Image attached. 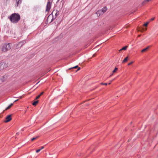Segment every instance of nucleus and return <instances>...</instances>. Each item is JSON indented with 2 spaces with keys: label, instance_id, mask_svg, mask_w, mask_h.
<instances>
[{
  "label": "nucleus",
  "instance_id": "a878e982",
  "mask_svg": "<svg viewBox=\"0 0 158 158\" xmlns=\"http://www.w3.org/2000/svg\"><path fill=\"white\" fill-rule=\"evenodd\" d=\"M101 84L102 85H107V83H101Z\"/></svg>",
  "mask_w": 158,
  "mask_h": 158
},
{
  "label": "nucleus",
  "instance_id": "423d86ee",
  "mask_svg": "<svg viewBox=\"0 0 158 158\" xmlns=\"http://www.w3.org/2000/svg\"><path fill=\"white\" fill-rule=\"evenodd\" d=\"M22 0H16V4L15 5L16 7L20 5L22 2Z\"/></svg>",
  "mask_w": 158,
  "mask_h": 158
},
{
  "label": "nucleus",
  "instance_id": "b1692460",
  "mask_svg": "<svg viewBox=\"0 0 158 158\" xmlns=\"http://www.w3.org/2000/svg\"><path fill=\"white\" fill-rule=\"evenodd\" d=\"M40 151H41V149H39L38 150H36V153H38Z\"/></svg>",
  "mask_w": 158,
  "mask_h": 158
},
{
  "label": "nucleus",
  "instance_id": "a211bd4d",
  "mask_svg": "<svg viewBox=\"0 0 158 158\" xmlns=\"http://www.w3.org/2000/svg\"><path fill=\"white\" fill-rule=\"evenodd\" d=\"M118 69V68L116 67L115 69L113 70V72L114 73L116 72V70Z\"/></svg>",
  "mask_w": 158,
  "mask_h": 158
},
{
  "label": "nucleus",
  "instance_id": "473e14b6",
  "mask_svg": "<svg viewBox=\"0 0 158 158\" xmlns=\"http://www.w3.org/2000/svg\"><path fill=\"white\" fill-rule=\"evenodd\" d=\"M51 70V69H49L48 71V72L50 70Z\"/></svg>",
  "mask_w": 158,
  "mask_h": 158
},
{
  "label": "nucleus",
  "instance_id": "c85d7f7f",
  "mask_svg": "<svg viewBox=\"0 0 158 158\" xmlns=\"http://www.w3.org/2000/svg\"><path fill=\"white\" fill-rule=\"evenodd\" d=\"M154 18H151V19L150 20H151V21H152V20H154Z\"/></svg>",
  "mask_w": 158,
  "mask_h": 158
},
{
  "label": "nucleus",
  "instance_id": "1a4fd4ad",
  "mask_svg": "<svg viewBox=\"0 0 158 158\" xmlns=\"http://www.w3.org/2000/svg\"><path fill=\"white\" fill-rule=\"evenodd\" d=\"M96 14H97V15L99 16H100L101 15L103 14V13L100 10H98L96 12Z\"/></svg>",
  "mask_w": 158,
  "mask_h": 158
},
{
  "label": "nucleus",
  "instance_id": "f257e3e1",
  "mask_svg": "<svg viewBox=\"0 0 158 158\" xmlns=\"http://www.w3.org/2000/svg\"><path fill=\"white\" fill-rule=\"evenodd\" d=\"M9 19L12 23H17L20 19V16L19 14L15 13L10 15Z\"/></svg>",
  "mask_w": 158,
  "mask_h": 158
},
{
  "label": "nucleus",
  "instance_id": "9d476101",
  "mask_svg": "<svg viewBox=\"0 0 158 158\" xmlns=\"http://www.w3.org/2000/svg\"><path fill=\"white\" fill-rule=\"evenodd\" d=\"M77 68H78V69L76 71V72L77 71H78L80 69V68L78 67V65H77V66H76L73 67L72 68H70L69 69H76Z\"/></svg>",
  "mask_w": 158,
  "mask_h": 158
},
{
  "label": "nucleus",
  "instance_id": "c9c22d12",
  "mask_svg": "<svg viewBox=\"0 0 158 158\" xmlns=\"http://www.w3.org/2000/svg\"><path fill=\"white\" fill-rule=\"evenodd\" d=\"M129 141H129V140H128V142H129Z\"/></svg>",
  "mask_w": 158,
  "mask_h": 158
},
{
  "label": "nucleus",
  "instance_id": "ddd939ff",
  "mask_svg": "<svg viewBox=\"0 0 158 158\" xmlns=\"http://www.w3.org/2000/svg\"><path fill=\"white\" fill-rule=\"evenodd\" d=\"M44 92H43L42 93H41L39 95L37 96L36 98L35 99H38L40 97V96L44 94Z\"/></svg>",
  "mask_w": 158,
  "mask_h": 158
},
{
  "label": "nucleus",
  "instance_id": "f03ea898",
  "mask_svg": "<svg viewBox=\"0 0 158 158\" xmlns=\"http://www.w3.org/2000/svg\"><path fill=\"white\" fill-rule=\"evenodd\" d=\"M11 47L9 43H5L4 44L2 48V51L3 52H6L10 49Z\"/></svg>",
  "mask_w": 158,
  "mask_h": 158
},
{
  "label": "nucleus",
  "instance_id": "412c9836",
  "mask_svg": "<svg viewBox=\"0 0 158 158\" xmlns=\"http://www.w3.org/2000/svg\"><path fill=\"white\" fill-rule=\"evenodd\" d=\"M10 107H11L10 106V105H9L7 108H6V109H6V110H7L9 109Z\"/></svg>",
  "mask_w": 158,
  "mask_h": 158
},
{
  "label": "nucleus",
  "instance_id": "9b49d317",
  "mask_svg": "<svg viewBox=\"0 0 158 158\" xmlns=\"http://www.w3.org/2000/svg\"><path fill=\"white\" fill-rule=\"evenodd\" d=\"M149 48V46L147 47L146 48H145L143 49V50H142L141 51V52H144L147 51L148 49Z\"/></svg>",
  "mask_w": 158,
  "mask_h": 158
},
{
  "label": "nucleus",
  "instance_id": "20e7f679",
  "mask_svg": "<svg viewBox=\"0 0 158 158\" xmlns=\"http://www.w3.org/2000/svg\"><path fill=\"white\" fill-rule=\"evenodd\" d=\"M51 2L50 1H48L46 6V11L48 12L50 10L51 7Z\"/></svg>",
  "mask_w": 158,
  "mask_h": 158
},
{
  "label": "nucleus",
  "instance_id": "6ab92c4d",
  "mask_svg": "<svg viewBox=\"0 0 158 158\" xmlns=\"http://www.w3.org/2000/svg\"><path fill=\"white\" fill-rule=\"evenodd\" d=\"M10 107H11L10 106V105H9L7 108H6V109H6V110H7L9 109Z\"/></svg>",
  "mask_w": 158,
  "mask_h": 158
},
{
  "label": "nucleus",
  "instance_id": "5701e85b",
  "mask_svg": "<svg viewBox=\"0 0 158 158\" xmlns=\"http://www.w3.org/2000/svg\"><path fill=\"white\" fill-rule=\"evenodd\" d=\"M148 22H147V23H145L144 24V26L146 27V26H147L148 25Z\"/></svg>",
  "mask_w": 158,
  "mask_h": 158
},
{
  "label": "nucleus",
  "instance_id": "0eeeda50",
  "mask_svg": "<svg viewBox=\"0 0 158 158\" xmlns=\"http://www.w3.org/2000/svg\"><path fill=\"white\" fill-rule=\"evenodd\" d=\"M7 76L4 75L0 78V80L2 82H3L7 79Z\"/></svg>",
  "mask_w": 158,
  "mask_h": 158
},
{
  "label": "nucleus",
  "instance_id": "6e6552de",
  "mask_svg": "<svg viewBox=\"0 0 158 158\" xmlns=\"http://www.w3.org/2000/svg\"><path fill=\"white\" fill-rule=\"evenodd\" d=\"M107 8L106 6H105L102 9H101L100 10L103 13H105L107 10Z\"/></svg>",
  "mask_w": 158,
  "mask_h": 158
},
{
  "label": "nucleus",
  "instance_id": "2eb2a0df",
  "mask_svg": "<svg viewBox=\"0 0 158 158\" xmlns=\"http://www.w3.org/2000/svg\"><path fill=\"white\" fill-rule=\"evenodd\" d=\"M128 58V56L126 57L123 60V63H124L126 62Z\"/></svg>",
  "mask_w": 158,
  "mask_h": 158
},
{
  "label": "nucleus",
  "instance_id": "e433bc0d",
  "mask_svg": "<svg viewBox=\"0 0 158 158\" xmlns=\"http://www.w3.org/2000/svg\"><path fill=\"white\" fill-rule=\"evenodd\" d=\"M21 98V96L20 97V98Z\"/></svg>",
  "mask_w": 158,
  "mask_h": 158
},
{
  "label": "nucleus",
  "instance_id": "7ed1b4c3",
  "mask_svg": "<svg viewBox=\"0 0 158 158\" xmlns=\"http://www.w3.org/2000/svg\"><path fill=\"white\" fill-rule=\"evenodd\" d=\"M7 66V64L4 62L0 63V71L6 68Z\"/></svg>",
  "mask_w": 158,
  "mask_h": 158
},
{
  "label": "nucleus",
  "instance_id": "c756f323",
  "mask_svg": "<svg viewBox=\"0 0 158 158\" xmlns=\"http://www.w3.org/2000/svg\"><path fill=\"white\" fill-rule=\"evenodd\" d=\"M13 105V103H11L10 105H10V107H11V106H12Z\"/></svg>",
  "mask_w": 158,
  "mask_h": 158
},
{
  "label": "nucleus",
  "instance_id": "7c9ffc66",
  "mask_svg": "<svg viewBox=\"0 0 158 158\" xmlns=\"http://www.w3.org/2000/svg\"><path fill=\"white\" fill-rule=\"evenodd\" d=\"M18 100V99H17V100H15V101H14V102H16Z\"/></svg>",
  "mask_w": 158,
  "mask_h": 158
},
{
  "label": "nucleus",
  "instance_id": "2f4dec72",
  "mask_svg": "<svg viewBox=\"0 0 158 158\" xmlns=\"http://www.w3.org/2000/svg\"><path fill=\"white\" fill-rule=\"evenodd\" d=\"M110 84H111V83H110V82L108 83V84H109V85H110Z\"/></svg>",
  "mask_w": 158,
  "mask_h": 158
},
{
  "label": "nucleus",
  "instance_id": "393cba45",
  "mask_svg": "<svg viewBox=\"0 0 158 158\" xmlns=\"http://www.w3.org/2000/svg\"><path fill=\"white\" fill-rule=\"evenodd\" d=\"M133 61H131V62L129 63L128 64V65H130L131 64H133Z\"/></svg>",
  "mask_w": 158,
  "mask_h": 158
},
{
  "label": "nucleus",
  "instance_id": "4be33fe9",
  "mask_svg": "<svg viewBox=\"0 0 158 158\" xmlns=\"http://www.w3.org/2000/svg\"><path fill=\"white\" fill-rule=\"evenodd\" d=\"M10 107H11L10 106V105H9L7 108H6V109H6V110H7L9 109Z\"/></svg>",
  "mask_w": 158,
  "mask_h": 158
},
{
  "label": "nucleus",
  "instance_id": "f8f14e48",
  "mask_svg": "<svg viewBox=\"0 0 158 158\" xmlns=\"http://www.w3.org/2000/svg\"><path fill=\"white\" fill-rule=\"evenodd\" d=\"M38 102H39V100H37V101H35L34 102L32 103V104L34 106H35L37 105V104L38 103Z\"/></svg>",
  "mask_w": 158,
  "mask_h": 158
},
{
  "label": "nucleus",
  "instance_id": "72a5a7b5",
  "mask_svg": "<svg viewBox=\"0 0 158 158\" xmlns=\"http://www.w3.org/2000/svg\"><path fill=\"white\" fill-rule=\"evenodd\" d=\"M113 75V74H111V75L110 76H112Z\"/></svg>",
  "mask_w": 158,
  "mask_h": 158
},
{
  "label": "nucleus",
  "instance_id": "dca6fc26",
  "mask_svg": "<svg viewBox=\"0 0 158 158\" xmlns=\"http://www.w3.org/2000/svg\"><path fill=\"white\" fill-rule=\"evenodd\" d=\"M25 42V41L23 40L22 42H19V45H21V46L23 45V44H24Z\"/></svg>",
  "mask_w": 158,
  "mask_h": 158
},
{
  "label": "nucleus",
  "instance_id": "f3484780",
  "mask_svg": "<svg viewBox=\"0 0 158 158\" xmlns=\"http://www.w3.org/2000/svg\"><path fill=\"white\" fill-rule=\"evenodd\" d=\"M39 137V136H37L36 137H33V138H32V139H31V140L32 141H33V140H34L37 139V138H38Z\"/></svg>",
  "mask_w": 158,
  "mask_h": 158
},
{
  "label": "nucleus",
  "instance_id": "f704fd0d",
  "mask_svg": "<svg viewBox=\"0 0 158 158\" xmlns=\"http://www.w3.org/2000/svg\"><path fill=\"white\" fill-rule=\"evenodd\" d=\"M52 19H52V20H51V22H52Z\"/></svg>",
  "mask_w": 158,
  "mask_h": 158
},
{
  "label": "nucleus",
  "instance_id": "cd10ccee",
  "mask_svg": "<svg viewBox=\"0 0 158 158\" xmlns=\"http://www.w3.org/2000/svg\"><path fill=\"white\" fill-rule=\"evenodd\" d=\"M44 148V146H42L41 147V148H40V149H41V150L42 149Z\"/></svg>",
  "mask_w": 158,
  "mask_h": 158
},
{
  "label": "nucleus",
  "instance_id": "39448f33",
  "mask_svg": "<svg viewBox=\"0 0 158 158\" xmlns=\"http://www.w3.org/2000/svg\"><path fill=\"white\" fill-rule=\"evenodd\" d=\"M11 115H8L6 118V120L4 121L5 123H7L10 121L11 119Z\"/></svg>",
  "mask_w": 158,
  "mask_h": 158
},
{
  "label": "nucleus",
  "instance_id": "aec40b11",
  "mask_svg": "<svg viewBox=\"0 0 158 158\" xmlns=\"http://www.w3.org/2000/svg\"><path fill=\"white\" fill-rule=\"evenodd\" d=\"M10 107H11L10 106V105H9L7 108H6V109H6V110H7L9 109Z\"/></svg>",
  "mask_w": 158,
  "mask_h": 158
},
{
  "label": "nucleus",
  "instance_id": "4468645a",
  "mask_svg": "<svg viewBox=\"0 0 158 158\" xmlns=\"http://www.w3.org/2000/svg\"><path fill=\"white\" fill-rule=\"evenodd\" d=\"M127 48V46H125V47H123L121 49H120L119 51H121L122 50H126Z\"/></svg>",
  "mask_w": 158,
  "mask_h": 158
},
{
  "label": "nucleus",
  "instance_id": "bb28decb",
  "mask_svg": "<svg viewBox=\"0 0 158 158\" xmlns=\"http://www.w3.org/2000/svg\"><path fill=\"white\" fill-rule=\"evenodd\" d=\"M59 14V13L58 12H56L55 14L56 17Z\"/></svg>",
  "mask_w": 158,
  "mask_h": 158
}]
</instances>
